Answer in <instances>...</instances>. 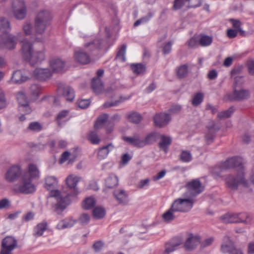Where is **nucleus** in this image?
I'll return each instance as SVG.
<instances>
[{
	"mask_svg": "<svg viewBox=\"0 0 254 254\" xmlns=\"http://www.w3.org/2000/svg\"><path fill=\"white\" fill-rule=\"evenodd\" d=\"M28 79V76L25 75L23 71L21 70L14 71L11 77V81L17 84H21L27 80Z\"/></svg>",
	"mask_w": 254,
	"mask_h": 254,
	"instance_id": "24",
	"label": "nucleus"
},
{
	"mask_svg": "<svg viewBox=\"0 0 254 254\" xmlns=\"http://www.w3.org/2000/svg\"><path fill=\"white\" fill-rule=\"evenodd\" d=\"M159 138H160V141L159 143V148L164 152H167L168 147L172 142L171 137L165 135L160 134Z\"/></svg>",
	"mask_w": 254,
	"mask_h": 254,
	"instance_id": "25",
	"label": "nucleus"
},
{
	"mask_svg": "<svg viewBox=\"0 0 254 254\" xmlns=\"http://www.w3.org/2000/svg\"><path fill=\"white\" fill-rule=\"evenodd\" d=\"M113 195L118 203L126 205L128 202V194L124 190H117L113 192Z\"/></svg>",
	"mask_w": 254,
	"mask_h": 254,
	"instance_id": "16",
	"label": "nucleus"
},
{
	"mask_svg": "<svg viewBox=\"0 0 254 254\" xmlns=\"http://www.w3.org/2000/svg\"><path fill=\"white\" fill-rule=\"evenodd\" d=\"M30 93L34 99H36L42 92V88L37 84H33L30 87Z\"/></svg>",
	"mask_w": 254,
	"mask_h": 254,
	"instance_id": "39",
	"label": "nucleus"
},
{
	"mask_svg": "<svg viewBox=\"0 0 254 254\" xmlns=\"http://www.w3.org/2000/svg\"><path fill=\"white\" fill-rule=\"evenodd\" d=\"M150 180L149 179H145L144 180H140L137 186L138 189H143L147 187L149 185Z\"/></svg>",
	"mask_w": 254,
	"mask_h": 254,
	"instance_id": "64",
	"label": "nucleus"
},
{
	"mask_svg": "<svg viewBox=\"0 0 254 254\" xmlns=\"http://www.w3.org/2000/svg\"><path fill=\"white\" fill-rule=\"evenodd\" d=\"M102 44V40L100 39L97 38L85 43L84 44V50L86 52H88L91 54L92 52L100 49Z\"/></svg>",
	"mask_w": 254,
	"mask_h": 254,
	"instance_id": "18",
	"label": "nucleus"
},
{
	"mask_svg": "<svg viewBox=\"0 0 254 254\" xmlns=\"http://www.w3.org/2000/svg\"><path fill=\"white\" fill-rule=\"evenodd\" d=\"M153 15L154 13L153 12H149L146 15L136 20L134 23V26H137L141 23L147 22L153 16Z\"/></svg>",
	"mask_w": 254,
	"mask_h": 254,
	"instance_id": "45",
	"label": "nucleus"
},
{
	"mask_svg": "<svg viewBox=\"0 0 254 254\" xmlns=\"http://www.w3.org/2000/svg\"><path fill=\"white\" fill-rule=\"evenodd\" d=\"M160 134L157 132H153L148 134L143 140L144 146L146 144H150L157 141L160 137Z\"/></svg>",
	"mask_w": 254,
	"mask_h": 254,
	"instance_id": "32",
	"label": "nucleus"
},
{
	"mask_svg": "<svg viewBox=\"0 0 254 254\" xmlns=\"http://www.w3.org/2000/svg\"><path fill=\"white\" fill-rule=\"evenodd\" d=\"M202 0H188V4L187 5L188 8H194L200 6Z\"/></svg>",
	"mask_w": 254,
	"mask_h": 254,
	"instance_id": "62",
	"label": "nucleus"
},
{
	"mask_svg": "<svg viewBox=\"0 0 254 254\" xmlns=\"http://www.w3.org/2000/svg\"><path fill=\"white\" fill-rule=\"evenodd\" d=\"M52 72L48 68L38 67L33 72V76L39 80H46L52 76Z\"/></svg>",
	"mask_w": 254,
	"mask_h": 254,
	"instance_id": "12",
	"label": "nucleus"
},
{
	"mask_svg": "<svg viewBox=\"0 0 254 254\" xmlns=\"http://www.w3.org/2000/svg\"><path fill=\"white\" fill-rule=\"evenodd\" d=\"M188 46L190 48H196L199 45V36L193 37L187 42Z\"/></svg>",
	"mask_w": 254,
	"mask_h": 254,
	"instance_id": "51",
	"label": "nucleus"
},
{
	"mask_svg": "<svg viewBox=\"0 0 254 254\" xmlns=\"http://www.w3.org/2000/svg\"><path fill=\"white\" fill-rule=\"evenodd\" d=\"M27 8L24 0H13L12 3V10Z\"/></svg>",
	"mask_w": 254,
	"mask_h": 254,
	"instance_id": "48",
	"label": "nucleus"
},
{
	"mask_svg": "<svg viewBox=\"0 0 254 254\" xmlns=\"http://www.w3.org/2000/svg\"><path fill=\"white\" fill-rule=\"evenodd\" d=\"M250 96V92L248 89H242L237 90L234 89L230 93L227 94L224 97L226 101H242L248 99Z\"/></svg>",
	"mask_w": 254,
	"mask_h": 254,
	"instance_id": "9",
	"label": "nucleus"
},
{
	"mask_svg": "<svg viewBox=\"0 0 254 254\" xmlns=\"http://www.w3.org/2000/svg\"><path fill=\"white\" fill-rule=\"evenodd\" d=\"M90 216L85 213L81 214L77 220V222L82 226L86 225L90 221Z\"/></svg>",
	"mask_w": 254,
	"mask_h": 254,
	"instance_id": "46",
	"label": "nucleus"
},
{
	"mask_svg": "<svg viewBox=\"0 0 254 254\" xmlns=\"http://www.w3.org/2000/svg\"><path fill=\"white\" fill-rule=\"evenodd\" d=\"M198 36L200 46L203 47H208L212 44L213 41L212 36L204 34H200Z\"/></svg>",
	"mask_w": 254,
	"mask_h": 254,
	"instance_id": "31",
	"label": "nucleus"
},
{
	"mask_svg": "<svg viewBox=\"0 0 254 254\" xmlns=\"http://www.w3.org/2000/svg\"><path fill=\"white\" fill-rule=\"evenodd\" d=\"M7 101L3 91L0 88V109H3L6 107Z\"/></svg>",
	"mask_w": 254,
	"mask_h": 254,
	"instance_id": "61",
	"label": "nucleus"
},
{
	"mask_svg": "<svg viewBox=\"0 0 254 254\" xmlns=\"http://www.w3.org/2000/svg\"><path fill=\"white\" fill-rule=\"evenodd\" d=\"M17 245V241L14 237L7 236L2 240L0 246L13 251L16 248Z\"/></svg>",
	"mask_w": 254,
	"mask_h": 254,
	"instance_id": "20",
	"label": "nucleus"
},
{
	"mask_svg": "<svg viewBox=\"0 0 254 254\" xmlns=\"http://www.w3.org/2000/svg\"><path fill=\"white\" fill-rule=\"evenodd\" d=\"M188 72V65L187 64H183L178 68L177 75L179 78H183L187 75Z\"/></svg>",
	"mask_w": 254,
	"mask_h": 254,
	"instance_id": "53",
	"label": "nucleus"
},
{
	"mask_svg": "<svg viewBox=\"0 0 254 254\" xmlns=\"http://www.w3.org/2000/svg\"><path fill=\"white\" fill-rule=\"evenodd\" d=\"M237 249L235 248L233 242L231 240L229 237L226 236L224 237L221 247V250L222 253L230 254Z\"/></svg>",
	"mask_w": 254,
	"mask_h": 254,
	"instance_id": "15",
	"label": "nucleus"
},
{
	"mask_svg": "<svg viewBox=\"0 0 254 254\" xmlns=\"http://www.w3.org/2000/svg\"><path fill=\"white\" fill-rule=\"evenodd\" d=\"M237 167L238 168L237 172L240 171L241 169H243L244 172L242 158L238 157H234L227 159L222 163L220 165V170L221 171H223L225 170Z\"/></svg>",
	"mask_w": 254,
	"mask_h": 254,
	"instance_id": "10",
	"label": "nucleus"
},
{
	"mask_svg": "<svg viewBox=\"0 0 254 254\" xmlns=\"http://www.w3.org/2000/svg\"><path fill=\"white\" fill-rule=\"evenodd\" d=\"M154 124L156 127H163L167 126L171 121L169 114L165 113H160L154 117Z\"/></svg>",
	"mask_w": 254,
	"mask_h": 254,
	"instance_id": "13",
	"label": "nucleus"
},
{
	"mask_svg": "<svg viewBox=\"0 0 254 254\" xmlns=\"http://www.w3.org/2000/svg\"><path fill=\"white\" fill-rule=\"evenodd\" d=\"M23 30L26 35H29L32 34L34 28L30 22H26L23 26Z\"/></svg>",
	"mask_w": 254,
	"mask_h": 254,
	"instance_id": "59",
	"label": "nucleus"
},
{
	"mask_svg": "<svg viewBox=\"0 0 254 254\" xmlns=\"http://www.w3.org/2000/svg\"><path fill=\"white\" fill-rule=\"evenodd\" d=\"M96 203V200L93 197H88L85 198L83 202L84 209L88 210L92 208Z\"/></svg>",
	"mask_w": 254,
	"mask_h": 254,
	"instance_id": "40",
	"label": "nucleus"
},
{
	"mask_svg": "<svg viewBox=\"0 0 254 254\" xmlns=\"http://www.w3.org/2000/svg\"><path fill=\"white\" fill-rule=\"evenodd\" d=\"M21 54L23 58L30 62L32 65L40 63L45 60V55L43 50L33 52V46L31 42L27 39L21 42Z\"/></svg>",
	"mask_w": 254,
	"mask_h": 254,
	"instance_id": "4",
	"label": "nucleus"
},
{
	"mask_svg": "<svg viewBox=\"0 0 254 254\" xmlns=\"http://www.w3.org/2000/svg\"><path fill=\"white\" fill-rule=\"evenodd\" d=\"M212 128V127H208V131L206 135V140L208 144L212 142L215 137V134L216 131L213 130Z\"/></svg>",
	"mask_w": 254,
	"mask_h": 254,
	"instance_id": "56",
	"label": "nucleus"
},
{
	"mask_svg": "<svg viewBox=\"0 0 254 254\" xmlns=\"http://www.w3.org/2000/svg\"><path fill=\"white\" fill-rule=\"evenodd\" d=\"M199 243V238L190 234L189 235L185 244V248L186 250L190 251L194 249Z\"/></svg>",
	"mask_w": 254,
	"mask_h": 254,
	"instance_id": "23",
	"label": "nucleus"
},
{
	"mask_svg": "<svg viewBox=\"0 0 254 254\" xmlns=\"http://www.w3.org/2000/svg\"><path fill=\"white\" fill-rule=\"evenodd\" d=\"M186 4H188V0H175L173 4V9L177 10L181 9Z\"/></svg>",
	"mask_w": 254,
	"mask_h": 254,
	"instance_id": "57",
	"label": "nucleus"
},
{
	"mask_svg": "<svg viewBox=\"0 0 254 254\" xmlns=\"http://www.w3.org/2000/svg\"><path fill=\"white\" fill-rule=\"evenodd\" d=\"M234 107L231 106L225 111L219 112L217 114V117L220 120L225 119L230 117L234 113Z\"/></svg>",
	"mask_w": 254,
	"mask_h": 254,
	"instance_id": "35",
	"label": "nucleus"
},
{
	"mask_svg": "<svg viewBox=\"0 0 254 254\" xmlns=\"http://www.w3.org/2000/svg\"><path fill=\"white\" fill-rule=\"evenodd\" d=\"M129 98H127L123 96L120 97L119 100L115 101L114 102H106L103 104L104 108H109L112 106H116L119 105L120 103L124 102L125 101L128 99Z\"/></svg>",
	"mask_w": 254,
	"mask_h": 254,
	"instance_id": "44",
	"label": "nucleus"
},
{
	"mask_svg": "<svg viewBox=\"0 0 254 254\" xmlns=\"http://www.w3.org/2000/svg\"><path fill=\"white\" fill-rule=\"evenodd\" d=\"M68 114V111L66 110H63L58 113L56 120L59 126H63L69 120Z\"/></svg>",
	"mask_w": 254,
	"mask_h": 254,
	"instance_id": "27",
	"label": "nucleus"
},
{
	"mask_svg": "<svg viewBox=\"0 0 254 254\" xmlns=\"http://www.w3.org/2000/svg\"><path fill=\"white\" fill-rule=\"evenodd\" d=\"M105 210L102 207H96L93 210V215L97 219L102 218L105 215Z\"/></svg>",
	"mask_w": 254,
	"mask_h": 254,
	"instance_id": "41",
	"label": "nucleus"
},
{
	"mask_svg": "<svg viewBox=\"0 0 254 254\" xmlns=\"http://www.w3.org/2000/svg\"><path fill=\"white\" fill-rule=\"evenodd\" d=\"M108 118V115L107 114H104L100 116L94 125L95 129L97 130L100 129L106 122Z\"/></svg>",
	"mask_w": 254,
	"mask_h": 254,
	"instance_id": "37",
	"label": "nucleus"
},
{
	"mask_svg": "<svg viewBox=\"0 0 254 254\" xmlns=\"http://www.w3.org/2000/svg\"><path fill=\"white\" fill-rule=\"evenodd\" d=\"M118 185V179L114 175H110L106 180V185L109 188H113Z\"/></svg>",
	"mask_w": 254,
	"mask_h": 254,
	"instance_id": "34",
	"label": "nucleus"
},
{
	"mask_svg": "<svg viewBox=\"0 0 254 254\" xmlns=\"http://www.w3.org/2000/svg\"><path fill=\"white\" fill-rule=\"evenodd\" d=\"M186 188L193 196L199 194L204 190V187L198 179H194L189 182L186 185Z\"/></svg>",
	"mask_w": 254,
	"mask_h": 254,
	"instance_id": "11",
	"label": "nucleus"
},
{
	"mask_svg": "<svg viewBox=\"0 0 254 254\" xmlns=\"http://www.w3.org/2000/svg\"><path fill=\"white\" fill-rule=\"evenodd\" d=\"M77 222V220L71 217L66 218L61 220L56 226V228L59 230L70 228L73 226Z\"/></svg>",
	"mask_w": 254,
	"mask_h": 254,
	"instance_id": "19",
	"label": "nucleus"
},
{
	"mask_svg": "<svg viewBox=\"0 0 254 254\" xmlns=\"http://www.w3.org/2000/svg\"><path fill=\"white\" fill-rule=\"evenodd\" d=\"M131 68L133 72L136 74H143L145 72V67L141 64H132Z\"/></svg>",
	"mask_w": 254,
	"mask_h": 254,
	"instance_id": "43",
	"label": "nucleus"
},
{
	"mask_svg": "<svg viewBox=\"0 0 254 254\" xmlns=\"http://www.w3.org/2000/svg\"><path fill=\"white\" fill-rule=\"evenodd\" d=\"M18 110L21 114L25 115L29 114L31 112V108L28 105V103L26 104L19 106Z\"/></svg>",
	"mask_w": 254,
	"mask_h": 254,
	"instance_id": "60",
	"label": "nucleus"
},
{
	"mask_svg": "<svg viewBox=\"0 0 254 254\" xmlns=\"http://www.w3.org/2000/svg\"><path fill=\"white\" fill-rule=\"evenodd\" d=\"M16 99L19 103V106L27 103V101L25 94L22 91L18 92L16 94Z\"/></svg>",
	"mask_w": 254,
	"mask_h": 254,
	"instance_id": "55",
	"label": "nucleus"
},
{
	"mask_svg": "<svg viewBox=\"0 0 254 254\" xmlns=\"http://www.w3.org/2000/svg\"><path fill=\"white\" fill-rule=\"evenodd\" d=\"M88 140L94 144H98L100 142V139L99 138L97 134L94 131H90L88 136Z\"/></svg>",
	"mask_w": 254,
	"mask_h": 254,
	"instance_id": "52",
	"label": "nucleus"
},
{
	"mask_svg": "<svg viewBox=\"0 0 254 254\" xmlns=\"http://www.w3.org/2000/svg\"><path fill=\"white\" fill-rule=\"evenodd\" d=\"M52 16L47 10L40 11L34 19V31L35 41L38 42H44L46 40L45 33L51 24Z\"/></svg>",
	"mask_w": 254,
	"mask_h": 254,
	"instance_id": "3",
	"label": "nucleus"
},
{
	"mask_svg": "<svg viewBox=\"0 0 254 254\" xmlns=\"http://www.w3.org/2000/svg\"><path fill=\"white\" fill-rule=\"evenodd\" d=\"M42 129V126L37 122L31 123L28 127V129L35 132L40 131Z\"/></svg>",
	"mask_w": 254,
	"mask_h": 254,
	"instance_id": "54",
	"label": "nucleus"
},
{
	"mask_svg": "<svg viewBox=\"0 0 254 254\" xmlns=\"http://www.w3.org/2000/svg\"><path fill=\"white\" fill-rule=\"evenodd\" d=\"M249 216L246 213H226L221 217V220L225 223H246Z\"/></svg>",
	"mask_w": 254,
	"mask_h": 254,
	"instance_id": "8",
	"label": "nucleus"
},
{
	"mask_svg": "<svg viewBox=\"0 0 254 254\" xmlns=\"http://www.w3.org/2000/svg\"><path fill=\"white\" fill-rule=\"evenodd\" d=\"M40 171L36 165L30 164L27 171L22 173L19 184L13 185L12 189L16 193L31 194L36 190V186L32 183L33 180L38 179Z\"/></svg>",
	"mask_w": 254,
	"mask_h": 254,
	"instance_id": "2",
	"label": "nucleus"
},
{
	"mask_svg": "<svg viewBox=\"0 0 254 254\" xmlns=\"http://www.w3.org/2000/svg\"><path fill=\"white\" fill-rule=\"evenodd\" d=\"M22 173L21 172L20 168L16 166L10 168L5 174V179L7 181L12 183L16 181Z\"/></svg>",
	"mask_w": 254,
	"mask_h": 254,
	"instance_id": "14",
	"label": "nucleus"
},
{
	"mask_svg": "<svg viewBox=\"0 0 254 254\" xmlns=\"http://www.w3.org/2000/svg\"><path fill=\"white\" fill-rule=\"evenodd\" d=\"M204 98V94L201 92L196 93L191 100V104L193 106H197L201 103Z\"/></svg>",
	"mask_w": 254,
	"mask_h": 254,
	"instance_id": "42",
	"label": "nucleus"
},
{
	"mask_svg": "<svg viewBox=\"0 0 254 254\" xmlns=\"http://www.w3.org/2000/svg\"><path fill=\"white\" fill-rule=\"evenodd\" d=\"M180 245L179 243H167L165 245V250L163 254H169V253L175 251L177 248Z\"/></svg>",
	"mask_w": 254,
	"mask_h": 254,
	"instance_id": "49",
	"label": "nucleus"
},
{
	"mask_svg": "<svg viewBox=\"0 0 254 254\" xmlns=\"http://www.w3.org/2000/svg\"><path fill=\"white\" fill-rule=\"evenodd\" d=\"M10 29L9 21L4 17H0V30L5 32L0 36V48L11 50L15 47L17 39L7 33Z\"/></svg>",
	"mask_w": 254,
	"mask_h": 254,
	"instance_id": "5",
	"label": "nucleus"
},
{
	"mask_svg": "<svg viewBox=\"0 0 254 254\" xmlns=\"http://www.w3.org/2000/svg\"><path fill=\"white\" fill-rule=\"evenodd\" d=\"M225 182L226 187L231 190H237L241 185H247L243 169L234 174H229L225 176Z\"/></svg>",
	"mask_w": 254,
	"mask_h": 254,
	"instance_id": "6",
	"label": "nucleus"
},
{
	"mask_svg": "<svg viewBox=\"0 0 254 254\" xmlns=\"http://www.w3.org/2000/svg\"><path fill=\"white\" fill-rule=\"evenodd\" d=\"M114 148L112 143H110L103 146L98 149L97 157L99 160H102L106 158L110 152Z\"/></svg>",
	"mask_w": 254,
	"mask_h": 254,
	"instance_id": "22",
	"label": "nucleus"
},
{
	"mask_svg": "<svg viewBox=\"0 0 254 254\" xmlns=\"http://www.w3.org/2000/svg\"><path fill=\"white\" fill-rule=\"evenodd\" d=\"M48 224L46 222L38 223L34 228L33 236L35 237H41L47 229Z\"/></svg>",
	"mask_w": 254,
	"mask_h": 254,
	"instance_id": "29",
	"label": "nucleus"
},
{
	"mask_svg": "<svg viewBox=\"0 0 254 254\" xmlns=\"http://www.w3.org/2000/svg\"><path fill=\"white\" fill-rule=\"evenodd\" d=\"M194 203V200L191 197L177 198L171 205L172 210L176 212H187L192 208Z\"/></svg>",
	"mask_w": 254,
	"mask_h": 254,
	"instance_id": "7",
	"label": "nucleus"
},
{
	"mask_svg": "<svg viewBox=\"0 0 254 254\" xmlns=\"http://www.w3.org/2000/svg\"><path fill=\"white\" fill-rule=\"evenodd\" d=\"M13 16L16 19L21 20L23 19L26 15L27 8H23L12 10Z\"/></svg>",
	"mask_w": 254,
	"mask_h": 254,
	"instance_id": "38",
	"label": "nucleus"
},
{
	"mask_svg": "<svg viewBox=\"0 0 254 254\" xmlns=\"http://www.w3.org/2000/svg\"><path fill=\"white\" fill-rule=\"evenodd\" d=\"M128 120L135 124H138L142 120L141 116L136 112H133L128 116Z\"/></svg>",
	"mask_w": 254,
	"mask_h": 254,
	"instance_id": "50",
	"label": "nucleus"
},
{
	"mask_svg": "<svg viewBox=\"0 0 254 254\" xmlns=\"http://www.w3.org/2000/svg\"><path fill=\"white\" fill-rule=\"evenodd\" d=\"M104 86L101 79L99 78H93L92 81V88L93 91L99 94L102 92Z\"/></svg>",
	"mask_w": 254,
	"mask_h": 254,
	"instance_id": "30",
	"label": "nucleus"
},
{
	"mask_svg": "<svg viewBox=\"0 0 254 254\" xmlns=\"http://www.w3.org/2000/svg\"><path fill=\"white\" fill-rule=\"evenodd\" d=\"M180 158L183 162H189L192 160V155L190 151L183 150L181 152Z\"/></svg>",
	"mask_w": 254,
	"mask_h": 254,
	"instance_id": "47",
	"label": "nucleus"
},
{
	"mask_svg": "<svg viewBox=\"0 0 254 254\" xmlns=\"http://www.w3.org/2000/svg\"><path fill=\"white\" fill-rule=\"evenodd\" d=\"M175 212L176 211L172 210V206H171L170 208L166 211L162 216L164 221L167 223L173 221L176 218Z\"/></svg>",
	"mask_w": 254,
	"mask_h": 254,
	"instance_id": "36",
	"label": "nucleus"
},
{
	"mask_svg": "<svg viewBox=\"0 0 254 254\" xmlns=\"http://www.w3.org/2000/svg\"><path fill=\"white\" fill-rule=\"evenodd\" d=\"M86 52V51H75L74 54L75 60L78 63L83 64H88L90 62V55Z\"/></svg>",
	"mask_w": 254,
	"mask_h": 254,
	"instance_id": "21",
	"label": "nucleus"
},
{
	"mask_svg": "<svg viewBox=\"0 0 254 254\" xmlns=\"http://www.w3.org/2000/svg\"><path fill=\"white\" fill-rule=\"evenodd\" d=\"M63 94L66 100L68 101H72L74 99V91L69 86L64 87Z\"/></svg>",
	"mask_w": 254,
	"mask_h": 254,
	"instance_id": "33",
	"label": "nucleus"
},
{
	"mask_svg": "<svg viewBox=\"0 0 254 254\" xmlns=\"http://www.w3.org/2000/svg\"><path fill=\"white\" fill-rule=\"evenodd\" d=\"M126 50V45H123L118 52L117 58L120 60L122 62L126 61L125 54Z\"/></svg>",
	"mask_w": 254,
	"mask_h": 254,
	"instance_id": "58",
	"label": "nucleus"
},
{
	"mask_svg": "<svg viewBox=\"0 0 254 254\" xmlns=\"http://www.w3.org/2000/svg\"><path fill=\"white\" fill-rule=\"evenodd\" d=\"M172 42H168L164 44L163 45V53L164 55L169 54L172 50Z\"/></svg>",
	"mask_w": 254,
	"mask_h": 254,
	"instance_id": "63",
	"label": "nucleus"
},
{
	"mask_svg": "<svg viewBox=\"0 0 254 254\" xmlns=\"http://www.w3.org/2000/svg\"><path fill=\"white\" fill-rule=\"evenodd\" d=\"M45 181V188L47 190H51L50 192L53 190V189L56 188L58 184V181L54 176H47Z\"/></svg>",
	"mask_w": 254,
	"mask_h": 254,
	"instance_id": "28",
	"label": "nucleus"
},
{
	"mask_svg": "<svg viewBox=\"0 0 254 254\" xmlns=\"http://www.w3.org/2000/svg\"><path fill=\"white\" fill-rule=\"evenodd\" d=\"M124 140L129 144L138 147H142L144 146L143 140L141 139L138 135H134L133 137H124Z\"/></svg>",
	"mask_w": 254,
	"mask_h": 254,
	"instance_id": "26",
	"label": "nucleus"
},
{
	"mask_svg": "<svg viewBox=\"0 0 254 254\" xmlns=\"http://www.w3.org/2000/svg\"><path fill=\"white\" fill-rule=\"evenodd\" d=\"M51 67L55 72H63L66 70L65 62L61 59H53L50 61Z\"/></svg>",
	"mask_w": 254,
	"mask_h": 254,
	"instance_id": "17",
	"label": "nucleus"
},
{
	"mask_svg": "<svg viewBox=\"0 0 254 254\" xmlns=\"http://www.w3.org/2000/svg\"><path fill=\"white\" fill-rule=\"evenodd\" d=\"M79 180V177L74 175H70L66 179L68 192H61L57 190L50 192V195L55 197L57 201L55 211L58 214H61L66 207L68 205L67 202L69 200L68 197L75 196L78 194V190L76 187Z\"/></svg>",
	"mask_w": 254,
	"mask_h": 254,
	"instance_id": "1",
	"label": "nucleus"
}]
</instances>
